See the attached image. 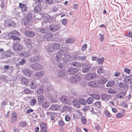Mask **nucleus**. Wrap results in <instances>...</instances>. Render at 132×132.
<instances>
[{
	"label": "nucleus",
	"mask_w": 132,
	"mask_h": 132,
	"mask_svg": "<svg viewBox=\"0 0 132 132\" xmlns=\"http://www.w3.org/2000/svg\"><path fill=\"white\" fill-rule=\"evenodd\" d=\"M66 49L64 50L62 48H60L59 51L57 53L55 57L56 61L57 62H59L62 59L64 62L66 63Z\"/></svg>",
	"instance_id": "f257e3e1"
},
{
	"label": "nucleus",
	"mask_w": 132,
	"mask_h": 132,
	"mask_svg": "<svg viewBox=\"0 0 132 132\" xmlns=\"http://www.w3.org/2000/svg\"><path fill=\"white\" fill-rule=\"evenodd\" d=\"M20 35V33L18 31L16 30H14L10 32L9 33L8 36L14 40H17L19 41L20 40V38L16 36H19Z\"/></svg>",
	"instance_id": "f03ea898"
},
{
	"label": "nucleus",
	"mask_w": 132,
	"mask_h": 132,
	"mask_svg": "<svg viewBox=\"0 0 132 132\" xmlns=\"http://www.w3.org/2000/svg\"><path fill=\"white\" fill-rule=\"evenodd\" d=\"M53 37V35L51 33L45 34L40 37V40L42 41H50L52 39Z\"/></svg>",
	"instance_id": "7ed1b4c3"
},
{
	"label": "nucleus",
	"mask_w": 132,
	"mask_h": 132,
	"mask_svg": "<svg viewBox=\"0 0 132 132\" xmlns=\"http://www.w3.org/2000/svg\"><path fill=\"white\" fill-rule=\"evenodd\" d=\"M60 28L59 24H52L49 25L48 29L51 32H55L59 30Z\"/></svg>",
	"instance_id": "20e7f679"
},
{
	"label": "nucleus",
	"mask_w": 132,
	"mask_h": 132,
	"mask_svg": "<svg viewBox=\"0 0 132 132\" xmlns=\"http://www.w3.org/2000/svg\"><path fill=\"white\" fill-rule=\"evenodd\" d=\"M81 79L80 75L79 73L73 75L70 79L71 82L75 83L79 81Z\"/></svg>",
	"instance_id": "39448f33"
},
{
	"label": "nucleus",
	"mask_w": 132,
	"mask_h": 132,
	"mask_svg": "<svg viewBox=\"0 0 132 132\" xmlns=\"http://www.w3.org/2000/svg\"><path fill=\"white\" fill-rule=\"evenodd\" d=\"M32 16V14L30 13L26 15L24 18V24L26 26L28 23L31 20Z\"/></svg>",
	"instance_id": "423d86ee"
},
{
	"label": "nucleus",
	"mask_w": 132,
	"mask_h": 132,
	"mask_svg": "<svg viewBox=\"0 0 132 132\" xmlns=\"http://www.w3.org/2000/svg\"><path fill=\"white\" fill-rule=\"evenodd\" d=\"M13 54V52L7 50L3 53L2 55L3 57H8L12 56Z\"/></svg>",
	"instance_id": "0eeeda50"
},
{
	"label": "nucleus",
	"mask_w": 132,
	"mask_h": 132,
	"mask_svg": "<svg viewBox=\"0 0 132 132\" xmlns=\"http://www.w3.org/2000/svg\"><path fill=\"white\" fill-rule=\"evenodd\" d=\"M30 67L34 70H38L42 69L43 66L40 64L35 63L31 64Z\"/></svg>",
	"instance_id": "6e6552de"
},
{
	"label": "nucleus",
	"mask_w": 132,
	"mask_h": 132,
	"mask_svg": "<svg viewBox=\"0 0 132 132\" xmlns=\"http://www.w3.org/2000/svg\"><path fill=\"white\" fill-rule=\"evenodd\" d=\"M14 44L13 46V48L15 50H18V51H21L23 48L22 45L20 43L16 42V43H14Z\"/></svg>",
	"instance_id": "1a4fd4ad"
},
{
	"label": "nucleus",
	"mask_w": 132,
	"mask_h": 132,
	"mask_svg": "<svg viewBox=\"0 0 132 132\" xmlns=\"http://www.w3.org/2000/svg\"><path fill=\"white\" fill-rule=\"evenodd\" d=\"M19 7L22 12H25L28 11V7L25 4L20 3L19 4Z\"/></svg>",
	"instance_id": "9d476101"
},
{
	"label": "nucleus",
	"mask_w": 132,
	"mask_h": 132,
	"mask_svg": "<svg viewBox=\"0 0 132 132\" xmlns=\"http://www.w3.org/2000/svg\"><path fill=\"white\" fill-rule=\"evenodd\" d=\"M97 77L96 74L95 73H89L86 75L85 77V78L87 80L93 79L96 78Z\"/></svg>",
	"instance_id": "9b49d317"
},
{
	"label": "nucleus",
	"mask_w": 132,
	"mask_h": 132,
	"mask_svg": "<svg viewBox=\"0 0 132 132\" xmlns=\"http://www.w3.org/2000/svg\"><path fill=\"white\" fill-rule=\"evenodd\" d=\"M91 67L92 65L89 63L86 64L82 68V72L84 73L87 72L91 68Z\"/></svg>",
	"instance_id": "f8f14e48"
},
{
	"label": "nucleus",
	"mask_w": 132,
	"mask_h": 132,
	"mask_svg": "<svg viewBox=\"0 0 132 132\" xmlns=\"http://www.w3.org/2000/svg\"><path fill=\"white\" fill-rule=\"evenodd\" d=\"M23 74L27 77L30 76L31 75V72L30 70L29 69H24L22 70Z\"/></svg>",
	"instance_id": "ddd939ff"
},
{
	"label": "nucleus",
	"mask_w": 132,
	"mask_h": 132,
	"mask_svg": "<svg viewBox=\"0 0 132 132\" xmlns=\"http://www.w3.org/2000/svg\"><path fill=\"white\" fill-rule=\"evenodd\" d=\"M24 34L26 36L30 37H33L35 35V33L34 32L29 30L26 31Z\"/></svg>",
	"instance_id": "4468645a"
},
{
	"label": "nucleus",
	"mask_w": 132,
	"mask_h": 132,
	"mask_svg": "<svg viewBox=\"0 0 132 132\" xmlns=\"http://www.w3.org/2000/svg\"><path fill=\"white\" fill-rule=\"evenodd\" d=\"M78 71V69L76 68H71L67 70V72L69 74L72 75L76 72Z\"/></svg>",
	"instance_id": "2eb2a0df"
},
{
	"label": "nucleus",
	"mask_w": 132,
	"mask_h": 132,
	"mask_svg": "<svg viewBox=\"0 0 132 132\" xmlns=\"http://www.w3.org/2000/svg\"><path fill=\"white\" fill-rule=\"evenodd\" d=\"M40 56L39 54L32 57L31 58V61L32 62H36L38 61L40 59Z\"/></svg>",
	"instance_id": "dca6fc26"
},
{
	"label": "nucleus",
	"mask_w": 132,
	"mask_h": 132,
	"mask_svg": "<svg viewBox=\"0 0 132 132\" xmlns=\"http://www.w3.org/2000/svg\"><path fill=\"white\" fill-rule=\"evenodd\" d=\"M17 118V114L14 112L13 111L12 113V117L11 118V121L12 123L14 122Z\"/></svg>",
	"instance_id": "f3484780"
},
{
	"label": "nucleus",
	"mask_w": 132,
	"mask_h": 132,
	"mask_svg": "<svg viewBox=\"0 0 132 132\" xmlns=\"http://www.w3.org/2000/svg\"><path fill=\"white\" fill-rule=\"evenodd\" d=\"M42 7V5H37L34 8L33 11L36 13L38 12L41 10Z\"/></svg>",
	"instance_id": "a211bd4d"
},
{
	"label": "nucleus",
	"mask_w": 132,
	"mask_h": 132,
	"mask_svg": "<svg viewBox=\"0 0 132 132\" xmlns=\"http://www.w3.org/2000/svg\"><path fill=\"white\" fill-rule=\"evenodd\" d=\"M72 104L74 107L77 108H79L80 106L79 101L77 100L74 99L72 101Z\"/></svg>",
	"instance_id": "6ab92c4d"
},
{
	"label": "nucleus",
	"mask_w": 132,
	"mask_h": 132,
	"mask_svg": "<svg viewBox=\"0 0 132 132\" xmlns=\"http://www.w3.org/2000/svg\"><path fill=\"white\" fill-rule=\"evenodd\" d=\"M51 17L50 16H47L45 17L42 23V25L43 26V25L47 22H49L51 20Z\"/></svg>",
	"instance_id": "aec40b11"
},
{
	"label": "nucleus",
	"mask_w": 132,
	"mask_h": 132,
	"mask_svg": "<svg viewBox=\"0 0 132 132\" xmlns=\"http://www.w3.org/2000/svg\"><path fill=\"white\" fill-rule=\"evenodd\" d=\"M107 80L106 79L100 78L97 80V82L99 84H103L106 83Z\"/></svg>",
	"instance_id": "412c9836"
},
{
	"label": "nucleus",
	"mask_w": 132,
	"mask_h": 132,
	"mask_svg": "<svg viewBox=\"0 0 132 132\" xmlns=\"http://www.w3.org/2000/svg\"><path fill=\"white\" fill-rule=\"evenodd\" d=\"M60 107V106L57 104H53L50 108L53 111L57 110Z\"/></svg>",
	"instance_id": "4be33fe9"
},
{
	"label": "nucleus",
	"mask_w": 132,
	"mask_h": 132,
	"mask_svg": "<svg viewBox=\"0 0 132 132\" xmlns=\"http://www.w3.org/2000/svg\"><path fill=\"white\" fill-rule=\"evenodd\" d=\"M44 99V96L42 95H39L37 97L38 101V104H41L43 102Z\"/></svg>",
	"instance_id": "5701e85b"
},
{
	"label": "nucleus",
	"mask_w": 132,
	"mask_h": 132,
	"mask_svg": "<svg viewBox=\"0 0 132 132\" xmlns=\"http://www.w3.org/2000/svg\"><path fill=\"white\" fill-rule=\"evenodd\" d=\"M52 46L54 49H58L60 46V44L57 43H53Z\"/></svg>",
	"instance_id": "b1692460"
},
{
	"label": "nucleus",
	"mask_w": 132,
	"mask_h": 132,
	"mask_svg": "<svg viewBox=\"0 0 132 132\" xmlns=\"http://www.w3.org/2000/svg\"><path fill=\"white\" fill-rule=\"evenodd\" d=\"M49 106V103L48 101H44L42 103V107L44 109L48 108Z\"/></svg>",
	"instance_id": "393cba45"
},
{
	"label": "nucleus",
	"mask_w": 132,
	"mask_h": 132,
	"mask_svg": "<svg viewBox=\"0 0 132 132\" xmlns=\"http://www.w3.org/2000/svg\"><path fill=\"white\" fill-rule=\"evenodd\" d=\"M88 85L90 86L93 87H96L98 85L97 83L95 81H94L90 82L88 84Z\"/></svg>",
	"instance_id": "a878e982"
},
{
	"label": "nucleus",
	"mask_w": 132,
	"mask_h": 132,
	"mask_svg": "<svg viewBox=\"0 0 132 132\" xmlns=\"http://www.w3.org/2000/svg\"><path fill=\"white\" fill-rule=\"evenodd\" d=\"M126 94V93L122 92L119 93L118 94L116 95V96L117 98H121L125 96Z\"/></svg>",
	"instance_id": "bb28decb"
},
{
	"label": "nucleus",
	"mask_w": 132,
	"mask_h": 132,
	"mask_svg": "<svg viewBox=\"0 0 132 132\" xmlns=\"http://www.w3.org/2000/svg\"><path fill=\"white\" fill-rule=\"evenodd\" d=\"M21 83L25 85H27L28 83V79L25 77L22 78L21 80Z\"/></svg>",
	"instance_id": "cd10ccee"
},
{
	"label": "nucleus",
	"mask_w": 132,
	"mask_h": 132,
	"mask_svg": "<svg viewBox=\"0 0 132 132\" xmlns=\"http://www.w3.org/2000/svg\"><path fill=\"white\" fill-rule=\"evenodd\" d=\"M26 60L24 59H22L18 63H17L16 67H17L19 65H24L25 63Z\"/></svg>",
	"instance_id": "c85d7f7f"
},
{
	"label": "nucleus",
	"mask_w": 132,
	"mask_h": 132,
	"mask_svg": "<svg viewBox=\"0 0 132 132\" xmlns=\"http://www.w3.org/2000/svg\"><path fill=\"white\" fill-rule=\"evenodd\" d=\"M44 74V72L40 71L36 73L35 75L37 77H41L43 76Z\"/></svg>",
	"instance_id": "c756f323"
},
{
	"label": "nucleus",
	"mask_w": 132,
	"mask_h": 132,
	"mask_svg": "<svg viewBox=\"0 0 132 132\" xmlns=\"http://www.w3.org/2000/svg\"><path fill=\"white\" fill-rule=\"evenodd\" d=\"M91 96L93 98L97 100H99L100 98V95L97 94H92Z\"/></svg>",
	"instance_id": "7c9ffc66"
},
{
	"label": "nucleus",
	"mask_w": 132,
	"mask_h": 132,
	"mask_svg": "<svg viewBox=\"0 0 132 132\" xmlns=\"http://www.w3.org/2000/svg\"><path fill=\"white\" fill-rule=\"evenodd\" d=\"M115 84V82L114 80L109 81L106 84L107 87H109L112 86Z\"/></svg>",
	"instance_id": "2f4dec72"
},
{
	"label": "nucleus",
	"mask_w": 132,
	"mask_h": 132,
	"mask_svg": "<svg viewBox=\"0 0 132 132\" xmlns=\"http://www.w3.org/2000/svg\"><path fill=\"white\" fill-rule=\"evenodd\" d=\"M35 3V4H37L38 5H42L44 2L43 1V0H34Z\"/></svg>",
	"instance_id": "473e14b6"
},
{
	"label": "nucleus",
	"mask_w": 132,
	"mask_h": 132,
	"mask_svg": "<svg viewBox=\"0 0 132 132\" xmlns=\"http://www.w3.org/2000/svg\"><path fill=\"white\" fill-rule=\"evenodd\" d=\"M109 98V95L106 94H103L101 95V98L102 100H107Z\"/></svg>",
	"instance_id": "72a5a7b5"
},
{
	"label": "nucleus",
	"mask_w": 132,
	"mask_h": 132,
	"mask_svg": "<svg viewBox=\"0 0 132 132\" xmlns=\"http://www.w3.org/2000/svg\"><path fill=\"white\" fill-rule=\"evenodd\" d=\"M36 102L37 100L36 99H32L30 101V105L32 106H34L35 105Z\"/></svg>",
	"instance_id": "f704fd0d"
},
{
	"label": "nucleus",
	"mask_w": 132,
	"mask_h": 132,
	"mask_svg": "<svg viewBox=\"0 0 132 132\" xmlns=\"http://www.w3.org/2000/svg\"><path fill=\"white\" fill-rule=\"evenodd\" d=\"M79 101L82 105H85L86 104V101L84 98H80L79 99Z\"/></svg>",
	"instance_id": "c9c22d12"
},
{
	"label": "nucleus",
	"mask_w": 132,
	"mask_h": 132,
	"mask_svg": "<svg viewBox=\"0 0 132 132\" xmlns=\"http://www.w3.org/2000/svg\"><path fill=\"white\" fill-rule=\"evenodd\" d=\"M27 124L26 121H22L20 122L19 125L20 127H24L26 126Z\"/></svg>",
	"instance_id": "e433bc0d"
},
{
	"label": "nucleus",
	"mask_w": 132,
	"mask_h": 132,
	"mask_svg": "<svg viewBox=\"0 0 132 132\" xmlns=\"http://www.w3.org/2000/svg\"><path fill=\"white\" fill-rule=\"evenodd\" d=\"M66 71L64 70H62L61 72H60L59 73V76L60 77H64Z\"/></svg>",
	"instance_id": "4c0bfd02"
},
{
	"label": "nucleus",
	"mask_w": 132,
	"mask_h": 132,
	"mask_svg": "<svg viewBox=\"0 0 132 132\" xmlns=\"http://www.w3.org/2000/svg\"><path fill=\"white\" fill-rule=\"evenodd\" d=\"M71 65L77 67H79L80 66V64L79 63L75 62H71Z\"/></svg>",
	"instance_id": "58836bf2"
},
{
	"label": "nucleus",
	"mask_w": 132,
	"mask_h": 132,
	"mask_svg": "<svg viewBox=\"0 0 132 132\" xmlns=\"http://www.w3.org/2000/svg\"><path fill=\"white\" fill-rule=\"evenodd\" d=\"M37 30L38 31L42 34L46 33L47 32L45 29L43 28H38Z\"/></svg>",
	"instance_id": "ea45409f"
},
{
	"label": "nucleus",
	"mask_w": 132,
	"mask_h": 132,
	"mask_svg": "<svg viewBox=\"0 0 132 132\" xmlns=\"http://www.w3.org/2000/svg\"><path fill=\"white\" fill-rule=\"evenodd\" d=\"M75 40L72 38H70L67 39V44L72 43L75 41Z\"/></svg>",
	"instance_id": "a19ab883"
},
{
	"label": "nucleus",
	"mask_w": 132,
	"mask_h": 132,
	"mask_svg": "<svg viewBox=\"0 0 132 132\" xmlns=\"http://www.w3.org/2000/svg\"><path fill=\"white\" fill-rule=\"evenodd\" d=\"M81 119L82 123L84 125H85L86 123V118L84 116H82L81 117Z\"/></svg>",
	"instance_id": "79ce46f5"
},
{
	"label": "nucleus",
	"mask_w": 132,
	"mask_h": 132,
	"mask_svg": "<svg viewBox=\"0 0 132 132\" xmlns=\"http://www.w3.org/2000/svg\"><path fill=\"white\" fill-rule=\"evenodd\" d=\"M93 99L91 97H89L86 100V102L88 104H91L92 103Z\"/></svg>",
	"instance_id": "37998d69"
},
{
	"label": "nucleus",
	"mask_w": 132,
	"mask_h": 132,
	"mask_svg": "<svg viewBox=\"0 0 132 132\" xmlns=\"http://www.w3.org/2000/svg\"><path fill=\"white\" fill-rule=\"evenodd\" d=\"M117 92V91L116 90L112 89H109L108 91V93L110 94H113L116 93Z\"/></svg>",
	"instance_id": "c03bdc74"
},
{
	"label": "nucleus",
	"mask_w": 132,
	"mask_h": 132,
	"mask_svg": "<svg viewBox=\"0 0 132 132\" xmlns=\"http://www.w3.org/2000/svg\"><path fill=\"white\" fill-rule=\"evenodd\" d=\"M104 58L103 57H102L101 59L100 58H98L97 60V61L98 63L99 64H102L103 63L104 61Z\"/></svg>",
	"instance_id": "a18cd8bd"
},
{
	"label": "nucleus",
	"mask_w": 132,
	"mask_h": 132,
	"mask_svg": "<svg viewBox=\"0 0 132 132\" xmlns=\"http://www.w3.org/2000/svg\"><path fill=\"white\" fill-rule=\"evenodd\" d=\"M65 123L63 120H60L58 122L59 126V127H61L64 125Z\"/></svg>",
	"instance_id": "49530a36"
},
{
	"label": "nucleus",
	"mask_w": 132,
	"mask_h": 132,
	"mask_svg": "<svg viewBox=\"0 0 132 132\" xmlns=\"http://www.w3.org/2000/svg\"><path fill=\"white\" fill-rule=\"evenodd\" d=\"M25 42L26 44L28 45H30L32 44L31 40L28 38L26 39Z\"/></svg>",
	"instance_id": "de8ad7c7"
},
{
	"label": "nucleus",
	"mask_w": 132,
	"mask_h": 132,
	"mask_svg": "<svg viewBox=\"0 0 132 132\" xmlns=\"http://www.w3.org/2000/svg\"><path fill=\"white\" fill-rule=\"evenodd\" d=\"M29 85L31 89H34L36 87V85L34 84V83L32 81H31L30 82Z\"/></svg>",
	"instance_id": "09e8293b"
},
{
	"label": "nucleus",
	"mask_w": 132,
	"mask_h": 132,
	"mask_svg": "<svg viewBox=\"0 0 132 132\" xmlns=\"http://www.w3.org/2000/svg\"><path fill=\"white\" fill-rule=\"evenodd\" d=\"M43 92V90L41 88H39L36 90V92L37 94H40Z\"/></svg>",
	"instance_id": "8fccbe9b"
},
{
	"label": "nucleus",
	"mask_w": 132,
	"mask_h": 132,
	"mask_svg": "<svg viewBox=\"0 0 132 132\" xmlns=\"http://www.w3.org/2000/svg\"><path fill=\"white\" fill-rule=\"evenodd\" d=\"M60 100L62 103H66V96L61 97L60 98Z\"/></svg>",
	"instance_id": "3c124183"
},
{
	"label": "nucleus",
	"mask_w": 132,
	"mask_h": 132,
	"mask_svg": "<svg viewBox=\"0 0 132 132\" xmlns=\"http://www.w3.org/2000/svg\"><path fill=\"white\" fill-rule=\"evenodd\" d=\"M97 72L98 74H101V73L104 72V71L102 68L100 67L97 69Z\"/></svg>",
	"instance_id": "603ef678"
},
{
	"label": "nucleus",
	"mask_w": 132,
	"mask_h": 132,
	"mask_svg": "<svg viewBox=\"0 0 132 132\" xmlns=\"http://www.w3.org/2000/svg\"><path fill=\"white\" fill-rule=\"evenodd\" d=\"M31 92L29 89L26 88L24 89V92L25 94H29Z\"/></svg>",
	"instance_id": "864d4df0"
},
{
	"label": "nucleus",
	"mask_w": 132,
	"mask_h": 132,
	"mask_svg": "<svg viewBox=\"0 0 132 132\" xmlns=\"http://www.w3.org/2000/svg\"><path fill=\"white\" fill-rule=\"evenodd\" d=\"M53 48L52 46H48L47 49V51L50 52H52L53 51Z\"/></svg>",
	"instance_id": "5fc2aeb1"
},
{
	"label": "nucleus",
	"mask_w": 132,
	"mask_h": 132,
	"mask_svg": "<svg viewBox=\"0 0 132 132\" xmlns=\"http://www.w3.org/2000/svg\"><path fill=\"white\" fill-rule=\"evenodd\" d=\"M59 6L58 5H56L55 6H54L53 8V12H56L57 10H58L59 8Z\"/></svg>",
	"instance_id": "6e6d98bb"
},
{
	"label": "nucleus",
	"mask_w": 132,
	"mask_h": 132,
	"mask_svg": "<svg viewBox=\"0 0 132 132\" xmlns=\"http://www.w3.org/2000/svg\"><path fill=\"white\" fill-rule=\"evenodd\" d=\"M87 45L86 44H85L81 48V50L82 51H84L87 48Z\"/></svg>",
	"instance_id": "4d7b16f0"
},
{
	"label": "nucleus",
	"mask_w": 132,
	"mask_h": 132,
	"mask_svg": "<svg viewBox=\"0 0 132 132\" xmlns=\"http://www.w3.org/2000/svg\"><path fill=\"white\" fill-rule=\"evenodd\" d=\"M90 109V108L89 106L86 105L85 106L84 109H82V110L84 112H85L89 110Z\"/></svg>",
	"instance_id": "13d9d810"
},
{
	"label": "nucleus",
	"mask_w": 132,
	"mask_h": 132,
	"mask_svg": "<svg viewBox=\"0 0 132 132\" xmlns=\"http://www.w3.org/2000/svg\"><path fill=\"white\" fill-rule=\"evenodd\" d=\"M40 128H47L46 124L44 122H43L40 125Z\"/></svg>",
	"instance_id": "bf43d9fd"
},
{
	"label": "nucleus",
	"mask_w": 132,
	"mask_h": 132,
	"mask_svg": "<svg viewBox=\"0 0 132 132\" xmlns=\"http://www.w3.org/2000/svg\"><path fill=\"white\" fill-rule=\"evenodd\" d=\"M124 115L122 113H118L116 116V117L117 118H121Z\"/></svg>",
	"instance_id": "052dcab7"
},
{
	"label": "nucleus",
	"mask_w": 132,
	"mask_h": 132,
	"mask_svg": "<svg viewBox=\"0 0 132 132\" xmlns=\"http://www.w3.org/2000/svg\"><path fill=\"white\" fill-rule=\"evenodd\" d=\"M118 86L120 87L123 88L125 86V85L123 84L121 82H118L117 83Z\"/></svg>",
	"instance_id": "680f3d73"
},
{
	"label": "nucleus",
	"mask_w": 132,
	"mask_h": 132,
	"mask_svg": "<svg viewBox=\"0 0 132 132\" xmlns=\"http://www.w3.org/2000/svg\"><path fill=\"white\" fill-rule=\"evenodd\" d=\"M101 105V103L99 102H97L95 103V105L97 108H100Z\"/></svg>",
	"instance_id": "e2e57ef3"
},
{
	"label": "nucleus",
	"mask_w": 132,
	"mask_h": 132,
	"mask_svg": "<svg viewBox=\"0 0 132 132\" xmlns=\"http://www.w3.org/2000/svg\"><path fill=\"white\" fill-rule=\"evenodd\" d=\"M105 113L107 117H111V114L109 112L108 110L105 111Z\"/></svg>",
	"instance_id": "0e129e2a"
},
{
	"label": "nucleus",
	"mask_w": 132,
	"mask_h": 132,
	"mask_svg": "<svg viewBox=\"0 0 132 132\" xmlns=\"http://www.w3.org/2000/svg\"><path fill=\"white\" fill-rule=\"evenodd\" d=\"M5 0H2L1 1V4L0 5V7L2 8H4L5 6Z\"/></svg>",
	"instance_id": "69168bd1"
},
{
	"label": "nucleus",
	"mask_w": 132,
	"mask_h": 132,
	"mask_svg": "<svg viewBox=\"0 0 132 132\" xmlns=\"http://www.w3.org/2000/svg\"><path fill=\"white\" fill-rule=\"evenodd\" d=\"M45 2L46 4H51L53 3V0H45Z\"/></svg>",
	"instance_id": "338daca9"
},
{
	"label": "nucleus",
	"mask_w": 132,
	"mask_h": 132,
	"mask_svg": "<svg viewBox=\"0 0 132 132\" xmlns=\"http://www.w3.org/2000/svg\"><path fill=\"white\" fill-rule=\"evenodd\" d=\"M124 71L128 74H129L130 72V69L127 68H125Z\"/></svg>",
	"instance_id": "774afa93"
}]
</instances>
